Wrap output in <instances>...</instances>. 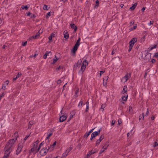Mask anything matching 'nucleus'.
Here are the masks:
<instances>
[{
  "instance_id": "obj_32",
  "label": "nucleus",
  "mask_w": 158,
  "mask_h": 158,
  "mask_svg": "<svg viewBox=\"0 0 158 158\" xmlns=\"http://www.w3.org/2000/svg\"><path fill=\"white\" fill-rule=\"evenodd\" d=\"M90 133L89 132H86L85 134L84 135V137H87L88 136Z\"/></svg>"
},
{
  "instance_id": "obj_14",
  "label": "nucleus",
  "mask_w": 158,
  "mask_h": 158,
  "mask_svg": "<svg viewBox=\"0 0 158 158\" xmlns=\"http://www.w3.org/2000/svg\"><path fill=\"white\" fill-rule=\"evenodd\" d=\"M49 54H50L51 55H52V53L50 51H46L45 54L43 56V58L44 59H46L47 58V56Z\"/></svg>"
},
{
  "instance_id": "obj_59",
  "label": "nucleus",
  "mask_w": 158,
  "mask_h": 158,
  "mask_svg": "<svg viewBox=\"0 0 158 158\" xmlns=\"http://www.w3.org/2000/svg\"><path fill=\"white\" fill-rule=\"evenodd\" d=\"M115 123V121H114V120H112V123H111V124H112V125H113Z\"/></svg>"
},
{
  "instance_id": "obj_51",
  "label": "nucleus",
  "mask_w": 158,
  "mask_h": 158,
  "mask_svg": "<svg viewBox=\"0 0 158 158\" xmlns=\"http://www.w3.org/2000/svg\"><path fill=\"white\" fill-rule=\"evenodd\" d=\"M132 47H133V46L129 45V48L128 49V51L129 52L132 49Z\"/></svg>"
},
{
  "instance_id": "obj_64",
  "label": "nucleus",
  "mask_w": 158,
  "mask_h": 158,
  "mask_svg": "<svg viewBox=\"0 0 158 158\" xmlns=\"http://www.w3.org/2000/svg\"><path fill=\"white\" fill-rule=\"evenodd\" d=\"M151 119L152 120H153L155 119V117L154 116H152L151 118Z\"/></svg>"
},
{
  "instance_id": "obj_9",
  "label": "nucleus",
  "mask_w": 158,
  "mask_h": 158,
  "mask_svg": "<svg viewBox=\"0 0 158 158\" xmlns=\"http://www.w3.org/2000/svg\"><path fill=\"white\" fill-rule=\"evenodd\" d=\"M23 142L20 143L19 144L18 148L17 150L16 154H18L21 151V149L23 147Z\"/></svg>"
},
{
  "instance_id": "obj_40",
  "label": "nucleus",
  "mask_w": 158,
  "mask_h": 158,
  "mask_svg": "<svg viewBox=\"0 0 158 158\" xmlns=\"http://www.w3.org/2000/svg\"><path fill=\"white\" fill-rule=\"evenodd\" d=\"M105 150H106L105 149H103V148H102L101 149V150H100V151L99 154H100L102 153L105 151Z\"/></svg>"
},
{
  "instance_id": "obj_28",
  "label": "nucleus",
  "mask_w": 158,
  "mask_h": 158,
  "mask_svg": "<svg viewBox=\"0 0 158 158\" xmlns=\"http://www.w3.org/2000/svg\"><path fill=\"white\" fill-rule=\"evenodd\" d=\"M52 134V132H48L47 133V136L46 137V139H48L49 137H50Z\"/></svg>"
},
{
  "instance_id": "obj_45",
  "label": "nucleus",
  "mask_w": 158,
  "mask_h": 158,
  "mask_svg": "<svg viewBox=\"0 0 158 158\" xmlns=\"http://www.w3.org/2000/svg\"><path fill=\"white\" fill-rule=\"evenodd\" d=\"M95 2L96 5L95 6V7L98 6L99 5V1L98 0H97Z\"/></svg>"
},
{
  "instance_id": "obj_58",
  "label": "nucleus",
  "mask_w": 158,
  "mask_h": 158,
  "mask_svg": "<svg viewBox=\"0 0 158 158\" xmlns=\"http://www.w3.org/2000/svg\"><path fill=\"white\" fill-rule=\"evenodd\" d=\"M61 82V80L60 79H59L57 81V83L58 84H60Z\"/></svg>"
},
{
  "instance_id": "obj_53",
  "label": "nucleus",
  "mask_w": 158,
  "mask_h": 158,
  "mask_svg": "<svg viewBox=\"0 0 158 158\" xmlns=\"http://www.w3.org/2000/svg\"><path fill=\"white\" fill-rule=\"evenodd\" d=\"M154 57H157L158 56V53L156 52L155 53V55L154 56Z\"/></svg>"
},
{
  "instance_id": "obj_29",
  "label": "nucleus",
  "mask_w": 158,
  "mask_h": 158,
  "mask_svg": "<svg viewBox=\"0 0 158 158\" xmlns=\"http://www.w3.org/2000/svg\"><path fill=\"white\" fill-rule=\"evenodd\" d=\"M108 79V76H105L103 78V81L107 83V81Z\"/></svg>"
},
{
  "instance_id": "obj_39",
  "label": "nucleus",
  "mask_w": 158,
  "mask_h": 158,
  "mask_svg": "<svg viewBox=\"0 0 158 158\" xmlns=\"http://www.w3.org/2000/svg\"><path fill=\"white\" fill-rule=\"evenodd\" d=\"M30 135H27L24 138V140H23V142H22V143H23H23H24L25 141L29 137Z\"/></svg>"
},
{
  "instance_id": "obj_60",
  "label": "nucleus",
  "mask_w": 158,
  "mask_h": 158,
  "mask_svg": "<svg viewBox=\"0 0 158 158\" xmlns=\"http://www.w3.org/2000/svg\"><path fill=\"white\" fill-rule=\"evenodd\" d=\"M79 91V89H77L76 90L75 94H77L78 93Z\"/></svg>"
},
{
  "instance_id": "obj_26",
  "label": "nucleus",
  "mask_w": 158,
  "mask_h": 158,
  "mask_svg": "<svg viewBox=\"0 0 158 158\" xmlns=\"http://www.w3.org/2000/svg\"><path fill=\"white\" fill-rule=\"evenodd\" d=\"M86 108L85 111L88 112V110L89 109V102L88 101L86 102Z\"/></svg>"
},
{
  "instance_id": "obj_25",
  "label": "nucleus",
  "mask_w": 158,
  "mask_h": 158,
  "mask_svg": "<svg viewBox=\"0 0 158 158\" xmlns=\"http://www.w3.org/2000/svg\"><path fill=\"white\" fill-rule=\"evenodd\" d=\"M137 4L136 3H135L132 6L130 7V9L131 10H133L135 8Z\"/></svg>"
},
{
  "instance_id": "obj_17",
  "label": "nucleus",
  "mask_w": 158,
  "mask_h": 158,
  "mask_svg": "<svg viewBox=\"0 0 158 158\" xmlns=\"http://www.w3.org/2000/svg\"><path fill=\"white\" fill-rule=\"evenodd\" d=\"M56 141L54 142L52 145H51L50 146L48 147H49V149H50L51 150H52L53 149L54 147L56 145Z\"/></svg>"
},
{
  "instance_id": "obj_33",
  "label": "nucleus",
  "mask_w": 158,
  "mask_h": 158,
  "mask_svg": "<svg viewBox=\"0 0 158 158\" xmlns=\"http://www.w3.org/2000/svg\"><path fill=\"white\" fill-rule=\"evenodd\" d=\"M104 135H101L100 136V137L99 138V139H98L100 141H101L104 139Z\"/></svg>"
},
{
  "instance_id": "obj_10",
  "label": "nucleus",
  "mask_w": 158,
  "mask_h": 158,
  "mask_svg": "<svg viewBox=\"0 0 158 158\" xmlns=\"http://www.w3.org/2000/svg\"><path fill=\"white\" fill-rule=\"evenodd\" d=\"M137 39L135 37L132 38L129 42V45L132 46H133L135 43L137 42Z\"/></svg>"
},
{
  "instance_id": "obj_13",
  "label": "nucleus",
  "mask_w": 158,
  "mask_h": 158,
  "mask_svg": "<svg viewBox=\"0 0 158 158\" xmlns=\"http://www.w3.org/2000/svg\"><path fill=\"white\" fill-rule=\"evenodd\" d=\"M128 98V95L127 93H125V94L123 95L122 97V99L123 101H126L127 100Z\"/></svg>"
},
{
  "instance_id": "obj_31",
  "label": "nucleus",
  "mask_w": 158,
  "mask_h": 158,
  "mask_svg": "<svg viewBox=\"0 0 158 158\" xmlns=\"http://www.w3.org/2000/svg\"><path fill=\"white\" fill-rule=\"evenodd\" d=\"M74 115H75V113H74V112L73 111L72 112H71V115H70V117H69L70 119H71L73 118V116Z\"/></svg>"
},
{
  "instance_id": "obj_43",
  "label": "nucleus",
  "mask_w": 158,
  "mask_h": 158,
  "mask_svg": "<svg viewBox=\"0 0 158 158\" xmlns=\"http://www.w3.org/2000/svg\"><path fill=\"white\" fill-rule=\"evenodd\" d=\"M82 104L83 102L82 101H81L79 102L78 106V107H79L80 106H81L82 105Z\"/></svg>"
},
{
  "instance_id": "obj_61",
  "label": "nucleus",
  "mask_w": 158,
  "mask_h": 158,
  "mask_svg": "<svg viewBox=\"0 0 158 158\" xmlns=\"http://www.w3.org/2000/svg\"><path fill=\"white\" fill-rule=\"evenodd\" d=\"M43 142H42L41 143H40L39 145V147H40H40L43 145Z\"/></svg>"
},
{
  "instance_id": "obj_6",
  "label": "nucleus",
  "mask_w": 158,
  "mask_h": 158,
  "mask_svg": "<svg viewBox=\"0 0 158 158\" xmlns=\"http://www.w3.org/2000/svg\"><path fill=\"white\" fill-rule=\"evenodd\" d=\"M81 39L80 37L79 38L77 42L76 43L73 48V52H75L77 50L78 46L80 45L79 42L80 41Z\"/></svg>"
},
{
  "instance_id": "obj_18",
  "label": "nucleus",
  "mask_w": 158,
  "mask_h": 158,
  "mask_svg": "<svg viewBox=\"0 0 158 158\" xmlns=\"http://www.w3.org/2000/svg\"><path fill=\"white\" fill-rule=\"evenodd\" d=\"M94 154V152H92V151L89 152L86 156L85 158H89L90 156L92 154Z\"/></svg>"
},
{
  "instance_id": "obj_41",
  "label": "nucleus",
  "mask_w": 158,
  "mask_h": 158,
  "mask_svg": "<svg viewBox=\"0 0 158 158\" xmlns=\"http://www.w3.org/2000/svg\"><path fill=\"white\" fill-rule=\"evenodd\" d=\"M154 21H150L149 23H148V26H150L153 23Z\"/></svg>"
},
{
  "instance_id": "obj_63",
  "label": "nucleus",
  "mask_w": 158,
  "mask_h": 158,
  "mask_svg": "<svg viewBox=\"0 0 158 158\" xmlns=\"http://www.w3.org/2000/svg\"><path fill=\"white\" fill-rule=\"evenodd\" d=\"M94 128L92 129L91 130L89 131V132H90V133H91V132H92L94 130Z\"/></svg>"
},
{
  "instance_id": "obj_62",
  "label": "nucleus",
  "mask_w": 158,
  "mask_h": 158,
  "mask_svg": "<svg viewBox=\"0 0 158 158\" xmlns=\"http://www.w3.org/2000/svg\"><path fill=\"white\" fill-rule=\"evenodd\" d=\"M156 61V60L155 59H153L152 60H151V62L153 63H154Z\"/></svg>"
},
{
  "instance_id": "obj_20",
  "label": "nucleus",
  "mask_w": 158,
  "mask_h": 158,
  "mask_svg": "<svg viewBox=\"0 0 158 158\" xmlns=\"http://www.w3.org/2000/svg\"><path fill=\"white\" fill-rule=\"evenodd\" d=\"M64 37L65 39H68L69 37V35L67 33V32L66 31H64Z\"/></svg>"
},
{
  "instance_id": "obj_11",
  "label": "nucleus",
  "mask_w": 158,
  "mask_h": 158,
  "mask_svg": "<svg viewBox=\"0 0 158 158\" xmlns=\"http://www.w3.org/2000/svg\"><path fill=\"white\" fill-rule=\"evenodd\" d=\"M127 86H124L123 88V90L121 92V94H125V93H127Z\"/></svg>"
},
{
  "instance_id": "obj_7",
  "label": "nucleus",
  "mask_w": 158,
  "mask_h": 158,
  "mask_svg": "<svg viewBox=\"0 0 158 158\" xmlns=\"http://www.w3.org/2000/svg\"><path fill=\"white\" fill-rule=\"evenodd\" d=\"M131 74L130 73L127 74L124 77L121 79V81L123 83L126 82L127 80L130 78Z\"/></svg>"
},
{
  "instance_id": "obj_16",
  "label": "nucleus",
  "mask_w": 158,
  "mask_h": 158,
  "mask_svg": "<svg viewBox=\"0 0 158 158\" xmlns=\"http://www.w3.org/2000/svg\"><path fill=\"white\" fill-rule=\"evenodd\" d=\"M137 27V24H135L133 27H131L130 28H129V31H132L135 29Z\"/></svg>"
},
{
  "instance_id": "obj_38",
  "label": "nucleus",
  "mask_w": 158,
  "mask_h": 158,
  "mask_svg": "<svg viewBox=\"0 0 158 158\" xmlns=\"http://www.w3.org/2000/svg\"><path fill=\"white\" fill-rule=\"evenodd\" d=\"M101 142L99 139H98L96 142V145L97 146Z\"/></svg>"
},
{
  "instance_id": "obj_15",
  "label": "nucleus",
  "mask_w": 158,
  "mask_h": 158,
  "mask_svg": "<svg viewBox=\"0 0 158 158\" xmlns=\"http://www.w3.org/2000/svg\"><path fill=\"white\" fill-rule=\"evenodd\" d=\"M40 34V33H39V31L38 32H37L36 33V34L35 35H33V36H31V38H33V39H37V38H38V37L39 36Z\"/></svg>"
},
{
  "instance_id": "obj_24",
  "label": "nucleus",
  "mask_w": 158,
  "mask_h": 158,
  "mask_svg": "<svg viewBox=\"0 0 158 158\" xmlns=\"http://www.w3.org/2000/svg\"><path fill=\"white\" fill-rule=\"evenodd\" d=\"M34 123V122L33 121H31L29 122L28 125V128L30 129L31 128V126L33 125Z\"/></svg>"
},
{
  "instance_id": "obj_4",
  "label": "nucleus",
  "mask_w": 158,
  "mask_h": 158,
  "mask_svg": "<svg viewBox=\"0 0 158 158\" xmlns=\"http://www.w3.org/2000/svg\"><path fill=\"white\" fill-rule=\"evenodd\" d=\"M49 149V147H48V149H47V148H42L40 152V155L42 156L45 155L48 152Z\"/></svg>"
},
{
  "instance_id": "obj_37",
  "label": "nucleus",
  "mask_w": 158,
  "mask_h": 158,
  "mask_svg": "<svg viewBox=\"0 0 158 158\" xmlns=\"http://www.w3.org/2000/svg\"><path fill=\"white\" fill-rule=\"evenodd\" d=\"M55 57L56 58V59H54L53 60V62L52 63V64H54L55 63H56V61H57V60H58V59L56 58V56H55Z\"/></svg>"
},
{
  "instance_id": "obj_36",
  "label": "nucleus",
  "mask_w": 158,
  "mask_h": 158,
  "mask_svg": "<svg viewBox=\"0 0 158 158\" xmlns=\"http://www.w3.org/2000/svg\"><path fill=\"white\" fill-rule=\"evenodd\" d=\"M43 9L45 10H48V6L46 5H44L43 7Z\"/></svg>"
},
{
  "instance_id": "obj_44",
  "label": "nucleus",
  "mask_w": 158,
  "mask_h": 158,
  "mask_svg": "<svg viewBox=\"0 0 158 158\" xmlns=\"http://www.w3.org/2000/svg\"><path fill=\"white\" fill-rule=\"evenodd\" d=\"M51 15V12H48L46 15V17L47 18H48Z\"/></svg>"
},
{
  "instance_id": "obj_30",
  "label": "nucleus",
  "mask_w": 158,
  "mask_h": 158,
  "mask_svg": "<svg viewBox=\"0 0 158 158\" xmlns=\"http://www.w3.org/2000/svg\"><path fill=\"white\" fill-rule=\"evenodd\" d=\"M106 107L105 105H102L101 106V108L100 109V110L102 111H103L104 110V108Z\"/></svg>"
},
{
  "instance_id": "obj_46",
  "label": "nucleus",
  "mask_w": 158,
  "mask_h": 158,
  "mask_svg": "<svg viewBox=\"0 0 158 158\" xmlns=\"http://www.w3.org/2000/svg\"><path fill=\"white\" fill-rule=\"evenodd\" d=\"M27 44V42L25 41L24 42H23L22 45L23 46H25Z\"/></svg>"
},
{
  "instance_id": "obj_21",
  "label": "nucleus",
  "mask_w": 158,
  "mask_h": 158,
  "mask_svg": "<svg viewBox=\"0 0 158 158\" xmlns=\"http://www.w3.org/2000/svg\"><path fill=\"white\" fill-rule=\"evenodd\" d=\"M70 26L73 29H74L75 31H76L77 29V27L74 24H71Z\"/></svg>"
},
{
  "instance_id": "obj_5",
  "label": "nucleus",
  "mask_w": 158,
  "mask_h": 158,
  "mask_svg": "<svg viewBox=\"0 0 158 158\" xmlns=\"http://www.w3.org/2000/svg\"><path fill=\"white\" fill-rule=\"evenodd\" d=\"M40 149V147H37V145H33V148L30 151V152H34V153H37Z\"/></svg>"
},
{
  "instance_id": "obj_12",
  "label": "nucleus",
  "mask_w": 158,
  "mask_h": 158,
  "mask_svg": "<svg viewBox=\"0 0 158 158\" xmlns=\"http://www.w3.org/2000/svg\"><path fill=\"white\" fill-rule=\"evenodd\" d=\"M66 116L65 115H62L60 116V122H63L64 121L66 118Z\"/></svg>"
},
{
  "instance_id": "obj_54",
  "label": "nucleus",
  "mask_w": 158,
  "mask_h": 158,
  "mask_svg": "<svg viewBox=\"0 0 158 158\" xmlns=\"http://www.w3.org/2000/svg\"><path fill=\"white\" fill-rule=\"evenodd\" d=\"M105 72L104 71H100V76H101V75H102V74L104 72Z\"/></svg>"
},
{
  "instance_id": "obj_47",
  "label": "nucleus",
  "mask_w": 158,
  "mask_h": 158,
  "mask_svg": "<svg viewBox=\"0 0 158 158\" xmlns=\"http://www.w3.org/2000/svg\"><path fill=\"white\" fill-rule=\"evenodd\" d=\"M5 94V92H3L0 95V97L1 98L3 97Z\"/></svg>"
},
{
  "instance_id": "obj_2",
  "label": "nucleus",
  "mask_w": 158,
  "mask_h": 158,
  "mask_svg": "<svg viewBox=\"0 0 158 158\" xmlns=\"http://www.w3.org/2000/svg\"><path fill=\"white\" fill-rule=\"evenodd\" d=\"M88 63L86 60H84L82 63V65L79 73H82L86 68V65H87Z\"/></svg>"
},
{
  "instance_id": "obj_1",
  "label": "nucleus",
  "mask_w": 158,
  "mask_h": 158,
  "mask_svg": "<svg viewBox=\"0 0 158 158\" xmlns=\"http://www.w3.org/2000/svg\"><path fill=\"white\" fill-rule=\"evenodd\" d=\"M14 135L15 138L10 140L6 145L5 148V155L3 157V158H7L12 151L13 145L17 139L18 133L16 132H15L14 134Z\"/></svg>"
},
{
  "instance_id": "obj_56",
  "label": "nucleus",
  "mask_w": 158,
  "mask_h": 158,
  "mask_svg": "<svg viewBox=\"0 0 158 158\" xmlns=\"http://www.w3.org/2000/svg\"><path fill=\"white\" fill-rule=\"evenodd\" d=\"M39 142V140L36 141L34 143V145H37V144Z\"/></svg>"
},
{
  "instance_id": "obj_42",
  "label": "nucleus",
  "mask_w": 158,
  "mask_h": 158,
  "mask_svg": "<svg viewBox=\"0 0 158 158\" xmlns=\"http://www.w3.org/2000/svg\"><path fill=\"white\" fill-rule=\"evenodd\" d=\"M9 83V81H6L4 84H4V85H8V83Z\"/></svg>"
},
{
  "instance_id": "obj_57",
  "label": "nucleus",
  "mask_w": 158,
  "mask_h": 158,
  "mask_svg": "<svg viewBox=\"0 0 158 158\" xmlns=\"http://www.w3.org/2000/svg\"><path fill=\"white\" fill-rule=\"evenodd\" d=\"M103 85L104 86H105V87H106V84H107V83L103 81Z\"/></svg>"
},
{
  "instance_id": "obj_35",
  "label": "nucleus",
  "mask_w": 158,
  "mask_h": 158,
  "mask_svg": "<svg viewBox=\"0 0 158 158\" xmlns=\"http://www.w3.org/2000/svg\"><path fill=\"white\" fill-rule=\"evenodd\" d=\"M144 118V115L143 114H142L141 115H140L139 117V119H143Z\"/></svg>"
},
{
  "instance_id": "obj_50",
  "label": "nucleus",
  "mask_w": 158,
  "mask_h": 158,
  "mask_svg": "<svg viewBox=\"0 0 158 158\" xmlns=\"http://www.w3.org/2000/svg\"><path fill=\"white\" fill-rule=\"evenodd\" d=\"M5 89H6V86H5L4 85V84H3L2 87V89H3V90H5Z\"/></svg>"
},
{
  "instance_id": "obj_27",
  "label": "nucleus",
  "mask_w": 158,
  "mask_h": 158,
  "mask_svg": "<svg viewBox=\"0 0 158 158\" xmlns=\"http://www.w3.org/2000/svg\"><path fill=\"white\" fill-rule=\"evenodd\" d=\"M158 145V140L156 141L154 143L152 144L153 147H155Z\"/></svg>"
},
{
  "instance_id": "obj_52",
  "label": "nucleus",
  "mask_w": 158,
  "mask_h": 158,
  "mask_svg": "<svg viewBox=\"0 0 158 158\" xmlns=\"http://www.w3.org/2000/svg\"><path fill=\"white\" fill-rule=\"evenodd\" d=\"M55 34L53 33H52L51 34V35H50V36H51V37L52 38V37H55Z\"/></svg>"
},
{
  "instance_id": "obj_55",
  "label": "nucleus",
  "mask_w": 158,
  "mask_h": 158,
  "mask_svg": "<svg viewBox=\"0 0 158 158\" xmlns=\"http://www.w3.org/2000/svg\"><path fill=\"white\" fill-rule=\"evenodd\" d=\"M149 111L148 110V109H147V112H146V115H148V114L149 113Z\"/></svg>"
},
{
  "instance_id": "obj_22",
  "label": "nucleus",
  "mask_w": 158,
  "mask_h": 158,
  "mask_svg": "<svg viewBox=\"0 0 158 158\" xmlns=\"http://www.w3.org/2000/svg\"><path fill=\"white\" fill-rule=\"evenodd\" d=\"M109 145V144L108 142H106L104 145V146L102 148H103V149H104L105 150H106L108 147Z\"/></svg>"
},
{
  "instance_id": "obj_3",
  "label": "nucleus",
  "mask_w": 158,
  "mask_h": 158,
  "mask_svg": "<svg viewBox=\"0 0 158 158\" xmlns=\"http://www.w3.org/2000/svg\"><path fill=\"white\" fill-rule=\"evenodd\" d=\"M73 147H70L68 148L65 152L63 153L62 157L65 158L68 155L69 153L72 149Z\"/></svg>"
},
{
  "instance_id": "obj_48",
  "label": "nucleus",
  "mask_w": 158,
  "mask_h": 158,
  "mask_svg": "<svg viewBox=\"0 0 158 158\" xmlns=\"http://www.w3.org/2000/svg\"><path fill=\"white\" fill-rule=\"evenodd\" d=\"M48 39L49 40V42H51L52 41V38L51 37V36H49L48 37Z\"/></svg>"
},
{
  "instance_id": "obj_19",
  "label": "nucleus",
  "mask_w": 158,
  "mask_h": 158,
  "mask_svg": "<svg viewBox=\"0 0 158 158\" xmlns=\"http://www.w3.org/2000/svg\"><path fill=\"white\" fill-rule=\"evenodd\" d=\"M99 135V132H97V131L94 132L91 134V135H92L94 138Z\"/></svg>"
},
{
  "instance_id": "obj_23",
  "label": "nucleus",
  "mask_w": 158,
  "mask_h": 158,
  "mask_svg": "<svg viewBox=\"0 0 158 158\" xmlns=\"http://www.w3.org/2000/svg\"><path fill=\"white\" fill-rule=\"evenodd\" d=\"M22 75L21 73H19L16 75V77H14L13 78V80L15 81L21 75Z\"/></svg>"
},
{
  "instance_id": "obj_8",
  "label": "nucleus",
  "mask_w": 158,
  "mask_h": 158,
  "mask_svg": "<svg viewBox=\"0 0 158 158\" xmlns=\"http://www.w3.org/2000/svg\"><path fill=\"white\" fill-rule=\"evenodd\" d=\"M82 63V61L81 60H79L77 63L74 65V69H76L79 68L80 67L81 64Z\"/></svg>"
},
{
  "instance_id": "obj_34",
  "label": "nucleus",
  "mask_w": 158,
  "mask_h": 158,
  "mask_svg": "<svg viewBox=\"0 0 158 158\" xmlns=\"http://www.w3.org/2000/svg\"><path fill=\"white\" fill-rule=\"evenodd\" d=\"M22 8L23 9H25V10H27L28 9V7L26 5L23 6H22Z\"/></svg>"
},
{
  "instance_id": "obj_49",
  "label": "nucleus",
  "mask_w": 158,
  "mask_h": 158,
  "mask_svg": "<svg viewBox=\"0 0 158 158\" xmlns=\"http://www.w3.org/2000/svg\"><path fill=\"white\" fill-rule=\"evenodd\" d=\"M134 21H131L130 22L129 24H130V26H132L133 24H134Z\"/></svg>"
}]
</instances>
